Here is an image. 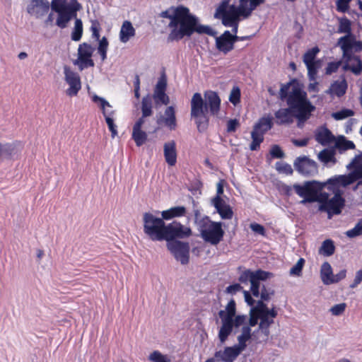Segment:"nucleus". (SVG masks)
<instances>
[{
    "label": "nucleus",
    "instance_id": "6e6552de",
    "mask_svg": "<svg viewBox=\"0 0 362 362\" xmlns=\"http://www.w3.org/2000/svg\"><path fill=\"white\" fill-rule=\"evenodd\" d=\"M274 126L273 118L270 115L263 116L253 126L251 132L252 142L250 144L251 151H257L264 141V134Z\"/></svg>",
    "mask_w": 362,
    "mask_h": 362
},
{
    "label": "nucleus",
    "instance_id": "20e7f679",
    "mask_svg": "<svg viewBox=\"0 0 362 362\" xmlns=\"http://www.w3.org/2000/svg\"><path fill=\"white\" fill-rule=\"evenodd\" d=\"M265 0H239V5H229V0H223L216 8L215 18L221 20L224 26H230L233 23L240 21V17L249 18L252 11L263 4Z\"/></svg>",
    "mask_w": 362,
    "mask_h": 362
},
{
    "label": "nucleus",
    "instance_id": "e2e57ef3",
    "mask_svg": "<svg viewBox=\"0 0 362 362\" xmlns=\"http://www.w3.org/2000/svg\"><path fill=\"white\" fill-rule=\"evenodd\" d=\"M346 307V305L344 303L336 304L331 308L330 312L333 315L338 316L344 312Z\"/></svg>",
    "mask_w": 362,
    "mask_h": 362
},
{
    "label": "nucleus",
    "instance_id": "a19ab883",
    "mask_svg": "<svg viewBox=\"0 0 362 362\" xmlns=\"http://www.w3.org/2000/svg\"><path fill=\"white\" fill-rule=\"evenodd\" d=\"M262 271V269H257L255 272H252L250 269H246L240 274L238 279L241 283L245 284L248 281H252L255 277L262 278L261 274Z\"/></svg>",
    "mask_w": 362,
    "mask_h": 362
},
{
    "label": "nucleus",
    "instance_id": "4d7b16f0",
    "mask_svg": "<svg viewBox=\"0 0 362 362\" xmlns=\"http://www.w3.org/2000/svg\"><path fill=\"white\" fill-rule=\"evenodd\" d=\"M240 88L238 86L233 87L229 95V101L236 105L240 102Z\"/></svg>",
    "mask_w": 362,
    "mask_h": 362
},
{
    "label": "nucleus",
    "instance_id": "a878e982",
    "mask_svg": "<svg viewBox=\"0 0 362 362\" xmlns=\"http://www.w3.org/2000/svg\"><path fill=\"white\" fill-rule=\"evenodd\" d=\"M144 123L143 118H139L133 126L132 138L137 146L144 144L148 138L146 132L141 129Z\"/></svg>",
    "mask_w": 362,
    "mask_h": 362
},
{
    "label": "nucleus",
    "instance_id": "8fccbe9b",
    "mask_svg": "<svg viewBox=\"0 0 362 362\" xmlns=\"http://www.w3.org/2000/svg\"><path fill=\"white\" fill-rule=\"evenodd\" d=\"M315 202H317L320 204V210L322 211L324 208H325L329 199V194L327 192H322L319 191H316L315 193Z\"/></svg>",
    "mask_w": 362,
    "mask_h": 362
},
{
    "label": "nucleus",
    "instance_id": "6e6d98bb",
    "mask_svg": "<svg viewBox=\"0 0 362 362\" xmlns=\"http://www.w3.org/2000/svg\"><path fill=\"white\" fill-rule=\"evenodd\" d=\"M346 234L349 238H355L362 235V218L358 221L352 229L347 230Z\"/></svg>",
    "mask_w": 362,
    "mask_h": 362
},
{
    "label": "nucleus",
    "instance_id": "bf43d9fd",
    "mask_svg": "<svg viewBox=\"0 0 362 362\" xmlns=\"http://www.w3.org/2000/svg\"><path fill=\"white\" fill-rule=\"evenodd\" d=\"M264 300L262 299L258 300L255 307L252 308V311L259 314V316L266 313L269 312L270 309L268 308L267 305L264 303Z\"/></svg>",
    "mask_w": 362,
    "mask_h": 362
},
{
    "label": "nucleus",
    "instance_id": "3c124183",
    "mask_svg": "<svg viewBox=\"0 0 362 362\" xmlns=\"http://www.w3.org/2000/svg\"><path fill=\"white\" fill-rule=\"evenodd\" d=\"M67 0H52L51 8L59 16L64 10Z\"/></svg>",
    "mask_w": 362,
    "mask_h": 362
},
{
    "label": "nucleus",
    "instance_id": "79ce46f5",
    "mask_svg": "<svg viewBox=\"0 0 362 362\" xmlns=\"http://www.w3.org/2000/svg\"><path fill=\"white\" fill-rule=\"evenodd\" d=\"M320 253L326 257L332 255L335 252V246L334 242L327 239L322 242L319 250Z\"/></svg>",
    "mask_w": 362,
    "mask_h": 362
},
{
    "label": "nucleus",
    "instance_id": "ea45409f",
    "mask_svg": "<svg viewBox=\"0 0 362 362\" xmlns=\"http://www.w3.org/2000/svg\"><path fill=\"white\" fill-rule=\"evenodd\" d=\"M141 112L142 116L140 118H143L144 121L145 117L152 115V98L150 95H147L143 98L141 101Z\"/></svg>",
    "mask_w": 362,
    "mask_h": 362
},
{
    "label": "nucleus",
    "instance_id": "37998d69",
    "mask_svg": "<svg viewBox=\"0 0 362 362\" xmlns=\"http://www.w3.org/2000/svg\"><path fill=\"white\" fill-rule=\"evenodd\" d=\"M83 35V23L79 18H76L74 30L71 33V40L79 41Z\"/></svg>",
    "mask_w": 362,
    "mask_h": 362
},
{
    "label": "nucleus",
    "instance_id": "9b49d317",
    "mask_svg": "<svg viewBox=\"0 0 362 362\" xmlns=\"http://www.w3.org/2000/svg\"><path fill=\"white\" fill-rule=\"evenodd\" d=\"M82 8L81 4L78 0H70V3L66 4L62 13L57 16L56 25L60 28L67 27L69 22L77 16V11Z\"/></svg>",
    "mask_w": 362,
    "mask_h": 362
},
{
    "label": "nucleus",
    "instance_id": "72a5a7b5",
    "mask_svg": "<svg viewBox=\"0 0 362 362\" xmlns=\"http://www.w3.org/2000/svg\"><path fill=\"white\" fill-rule=\"evenodd\" d=\"M347 83L345 79L341 81H334L331 84L329 89L327 90L331 95H335L338 97L343 96L346 91Z\"/></svg>",
    "mask_w": 362,
    "mask_h": 362
},
{
    "label": "nucleus",
    "instance_id": "7ed1b4c3",
    "mask_svg": "<svg viewBox=\"0 0 362 362\" xmlns=\"http://www.w3.org/2000/svg\"><path fill=\"white\" fill-rule=\"evenodd\" d=\"M305 92L295 80L281 85L279 98L282 100H286L288 107L280 108L274 112L275 123L277 125L286 126L293 122L295 114Z\"/></svg>",
    "mask_w": 362,
    "mask_h": 362
},
{
    "label": "nucleus",
    "instance_id": "6ab92c4d",
    "mask_svg": "<svg viewBox=\"0 0 362 362\" xmlns=\"http://www.w3.org/2000/svg\"><path fill=\"white\" fill-rule=\"evenodd\" d=\"M93 101L99 103V105L103 110V114L105 118L106 123L108 126V129L111 132L112 137L114 138L115 136L117 135V126L115 124L114 119L112 117L114 114V111H111L110 112H109L105 110L106 107H111V105L104 98H100L98 95H94L93 97Z\"/></svg>",
    "mask_w": 362,
    "mask_h": 362
},
{
    "label": "nucleus",
    "instance_id": "4be33fe9",
    "mask_svg": "<svg viewBox=\"0 0 362 362\" xmlns=\"http://www.w3.org/2000/svg\"><path fill=\"white\" fill-rule=\"evenodd\" d=\"M51 4L47 0H31L28 5L27 11L36 18H40L49 11Z\"/></svg>",
    "mask_w": 362,
    "mask_h": 362
},
{
    "label": "nucleus",
    "instance_id": "69168bd1",
    "mask_svg": "<svg viewBox=\"0 0 362 362\" xmlns=\"http://www.w3.org/2000/svg\"><path fill=\"white\" fill-rule=\"evenodd\" d=\"M350 0H337V9L340 12H346L349 8Z\"/></svg>",
    "mask_w": 362,
    "mask_h": 362
},
{
    "label": "nucleus",
    "instance_id": "774afa93",
    "mask_svg": "<svg viewBox=\"0 0 362 362\" xmlns=\"http://www.w3.org/2000/svg\"><path fill=\"white\" fill-rule=\"evenodd\" d=\"M240 126V123L236 119H230L227 122V132H235L238 127Z\"/></svg>",
    "mask_w": 362,
    "mask_h": 362
},
{
    "label": "nucleus",
    "instance_id": "680f3d73",
    "mask_svg": "<svg viewBox=\"0 0 362 362\" xmlns=\"http://www.w3.org/2000/svg\"><path fill=\"white\" fill-rule=\"evenodd\" d=\"M341 61L338 62H332L328 63L326 69H325V74L327 75H331L333 73H335L339 69V66H341Z\"/></svg>",
    "mask_w": 362,
    "mask_h": 362
},
{
    "label": "nucleus",
    "instance_id": "49530a36",
    "mask_svg": "<svg viewBox=\"0 0 362 362\" xmlns=\"http://www.w3.org/2000/svg\"><path fill=\"white\" fill-rule=\"evenodd\" d=\"M320 52V49L317 46H315L311 49H309L303 54V60L304 64H308L310 62H315L317 54Z\"/></svg>",
    "mask_w": 362,
    "mask_h": 362
},
{
    "label": "nucleus",
    "instance_id": "de8ad7c7",
    "mask_svg": "<svg viewBox=\"0 0 362 362\" xmlns=\"http://www.w3.org/2000/svg\"><path fill=\"white\" fill-rule=\"evenodd\" d=\"M348 168L354 170L353 173L354 175H358L362 169V154L356 156L348 165Z\"/></svg>",
    "mask_w": 362,
    "mask_h": 362
},
{
    "label": "nucleus",
    "instance_id": "dca6fc26",
    "mask_svg": "<svg viewBox=\"0 0 362 362\" xmlns=\"http://www.w3.org/2000/svg\"><path fill=\"white\" fill-rule=\"evenodd\" d=\"M237 41L238 35H232L230 31L226 30L216 38V47L218 51L226 54L234 49V44Z\"/></svg>",
    "mask_w": 362,
    "mask_h": 362
},
{
    "label": "nucleus",
    "instance_id": "7c9ffc66",
    "mask_svg": "<svg viewBox=\"0 0 362 362\" xmlns=\"http://www.w3.org/2000/svg\"><path fill=\"white\" fill-rule=\"evenodd\" d=\"M186 208L183 206L171 207L168 210L161 212V216L164 220H170L176 217L185 216L186 214Z\"/></svg>",
    "mask_w": 362,
    "mask_h": 362
},
{
    "label": "nucleus",
    "instance_id": "1a4fd4ad",
    "mask_svg": "<svg viewBox=\"0 0 362 362\" xmlns=\"http://www.w3.org/2000/svg\"><path fill=\"white\" fill-rule=\"evenodd\" d=\"M293 189L296 193L300 197H303V199L300 202L302 204L305 203H313L315 202V193L316 191H319L321 189L317 185V183L315 181H308L305 182L304 185H294Z\"/></svg>",
    "mask_w": 362,
    "mask_h": 362
},
{
    "label": "nucleus",
    "instance_id": "f257e3e1",
    "mask_svg": "<svg viewBox=\"0 0 362 362\" xmlns=\"http://www.w3.org/2000/svg\"><path fill=\"white\" fill-rule=\"evenodd\" d=\"M159 16L170 20L168 25L170 30L167 37L168 42L190 37L194 33L209 35L213 34L209 26L200 24L199 18L182 5L170 6L162 11Z\"/></svg>",
    "mask_w": 362,
    "mask_h": 362
},
{
    "label": "nucleus",
    "instance_id": "412c9836",
    "mask_svg": "<svg viewBox=\"0 0 362 362\" xmlns=\"http://www.w3.org/2000/svg\"><path fill=\"white\" fill-rule=\"evenodd\" d=\"M338 44L340 45L344 55H348V53L353 54V51L360 52L362 50V42L356 41L353 35H344L340 37Z\"/></svg>",
    "mask_w": 362,
    "mask_h": 362
},
{
    "label": "nucleus",
    "instance_id": "0eeeda50",
    "mask_svg": "<svg viewBox=\"0 0 362 362\" xmlns=\"http://www.w3.org/2000/svg\"><path fill=\"white\" fill-rule=\"evenodd\" d=\"M235 313V302L233 299L228 302L226 310H221L218 312V316L222 321V325L218 332V338L221 343H224L233 332V317Z\"/></svg>",
    "mask_w": 362,
    "mask_h": 362
},
{
    "label": "nucleus",
    "instance_id": "864d4df0",
    "mask_svg": "<svg viewBox=\"0 0 362 362\" xmlns=\"http://www.w3.org/2000/svg\"><path fill=\"white\" fill-rule=\"evenodd\" d=\"M152 362H171L167 356L162 354L159 351H153L148 356Z\"/></svg>",
    "mask_w": 362,
    "mask_h": 362
},
{
    "label": "nucleus",
    "instance_id": "a211bd4d",
    "mask_svg": "<svg viewBox=\"0 0 362 362\" xmlns=\"http://www.w3.org/2000/svg\"><path fill=\"white\" fill-rule=\"evenodd\" d=\"M167 88V80L165 76H161L153 90V95L151 98L154 100V102L156 105H168L170 102V98L168 95L165 93Z\"/></svg>",
    "mask_w": 362,
    "mask_h": 362
},
{
    "label": "nucleus",
    "instance_id": "a18cd8bd",
    "mask_svg": "<svg viewBox=\"0 0 362 362\" xmlns=\"http://www.w3.org/2000/svg\"><path fill=\"white\" fill-rule=\"evenodd\" d=\"M338 33H346V35H352L351 24L350 20L347 18H342L339 20Z\"/></svg>",
    "mask_w": 362,
    "mask_h": 362
},
{
    "label": "nucleus",
    "instance_id": "e433bc0d",
    "mask_svg": "<svg viewBox=\"0 0 362 362\" xmlns=\"http://www.w3.org/2000/svg\"><path fill=\"white\" fill-rule=\"evenodd\" d=\"M332 276L333 272L330 264L327 262H324L320 269V277L323 284L325 285L332 284Z\"/></svg>",
    "mask_w": 362,
    "mask_h": 362
},
{
    "label": "nucleus",
    "instance_id": "9d476101",
    "mask_svg": "<svg viewBox=\"0 0 362 362\" xmlns=\"http://www.w3.org/2000/svg\"><path fill=\"white\" fill-rule=\"evenodd\" d=\"M189 227L185 226L179 221H173L167 225L165 238L168 243L176 240V238L184 239L192 235Z\"/></svg>",
    "mask_w": 362,
    "mask_h": 362
},
{
    "label": "nucleus",
    "instance_id": "423d86ee",
    "mask_svg": "<svg viewBox=\"0 0 362 362\" xmlns=\"http://www.w3.org/2000/svg\"><path fill=\"white\" fill-rule=\"evenodd\" d=\"M144 232L153 241H163L165 238L167 225L163 217H156L150 212L143 215Z\"/></svg>",
    "mask_w": 362,
    "mask_h": 362
},
{
    "label": "nucleus",
    "instance_id": "f704fd0d",
    "mask_svg": "<svg viewBox=\"0 0 362 362\" xmlns=\"http://www.w3.org/2000/svg\"><path fill=\"white\" fill-rule=\"evenodd\" d=\"M16 154V144L0 142V160L2 158L11 159Z\"/></svg>",
    "mask_w": 362,
    "mask_h": 362
},
{
    "label": "nucleus",
    "instance_id": "4c0bfd02",
    "mask_svg": "<svg viewBox=\"0 0 362 362\" xmlns=\"http://www.w3.org/2000/svg\"><path fill=\"white\" fill-rule=\"evenodd\" d=\"M251 338V329L249 326H244L242 328V333L238 337V345H235L240 351L247 346V341Z\"/></svg>",
    "mask_w": 362,
    "mask_h": 362
},
{
    "label": "nucleus",
    "instance_id": "5701e85b",
    "mask_svg": "<svg viewBox=\"0 0 362 362\" xmlns=\"http://www.w3.org/2000/svg\"><path fill=\"white\" fill-rule=\"evenodd\" d=\"M344 65L343 69L345 71H351L355 75H359L362 72V61L358 56L348 53V55L343 54Z\"/></svg>",
    "mask_w": 362,
    "mask_h": 362
},
{
    "label": "nucleus",
    "instance_id": "c9c22d12",
    "mask_svg": "<svg viewBox=\"0 0 362 362\" xmlns=\"http://www.w3.org/2000/svg\"><path fill=\"white\" fill-rule=\"evenodd\" d=\"M335 148L340 152L354 149L356 146L352 141L348 140L344 136H339L335 138Z\"/></svg>",
    "mask_w": 362,
    "mask_h": 362
},
{
    "label": "nucleus",
    "instance_id": "2f4dec72",
    "mask_svg": "<svg viewBox=\"0 0 362 362\" xmlns=\"http://www.w3.org/2000/svg\"><path fill=\"white\" fill-rule=\"evenodd\" d=\"M135 29L129 21L123 22L119 32V39L122 42H127L132 37L135 35Z\"/></svg>",
    "mask_w": 362,
    "mask_h": 362
},
{
    "label": "nucleus",
    "instance_id": "13d9d810",
    "mask_svg": "<svg viewBox=\"0 0 362 362\" xmlns=\"http://www.w3.org/2000/svg\"><path fill=\"white\" fill-rule=\"evenodd\" d=\"M305 64L307 67L308 75L310 77L314 78L317 75V69L320 66V62L317 60Z\"/></svg>",
    "mask_w": 362,
    "mask_h": 362
},
{
    "label": "nucleus",
    "instance_id": "ddd939ff",
    "mask_svg": "<svg viewBox=\"0 0 362 362\" xmlns=\"http://www.w3.org/2000/svg\"><path fill=\"white\" fill-rule=\"evenodd\" d=\"M315 106L308 99L307 93L305 92L295 114L298 128L301 129L303 127L305 122L310 119L311 113L315 110Z\"/></svg>",
    "mask_w": 362,
    "mask_h": 362
},
{
    "label": "nucleus",
    "instance_id": "5fc2aeb1",
    "mask_svg": "<svg viewBox=\"0 0 362 362\" xmlns=\"http://www.w3.org/2000/svg\"><path fill=\"white\" fill-rule=\"evenodd\" d=\"M354 115V112L350 109H343L340 111L334 112L332 117L336 120H341Z\"/></svg>",
    "mask_w": 362,
    "mask_h": 362
},
{
    "label": "nucleus",
    "instance_id": "c03bdc74",
    "mask_svg": "<svg viewBox=\"0 0 362 362\" xmlns=\"http://www.w3.org/2000/svg\"><path fill=\"white\" fill-rule=\"evenodd\" d=\"M318 158L325 163L335 162V153L333 150L324 149L320 152Z\"/></svg>",
    "mask_w": 362,
    "mask_h": 362
},
{
    "label": "nucleus",
    "instance_id": "cd10ccee",
    "mask_svg": "<svg viewBox=\"0 0 362 362\" xmlns=\"http://www.w3.org/2000/svg\"><path fill=\"white\" fill-rule=\"evenodd\" d=\"M163 154L165 162L170 166H174L177 163L176 143L174 140L164 144Z\"/></svg>",
    "mask_w": 362,
    "mask_h": 362
},
{
    "label": "nucleus",
    "instance_id": "f03ea898",
    "mask_svg": "<svg viewBox=\"0 0 362 362\" xmlns=\"http://www.w3.org/2000/svg\"><path fill=\"white\" fill-rule=\"evenodd\" d=\"M203 99L201 93H195L190 101V116L194 119L199 132H205L209 125V113L218 117L221 110V98L213 90H206Z\"/></svg>",
    "mask_w": 362,
    "mask_h": 362
},
{
    "label": "nucleus",
    "instance_id": "4468645a",
    "mask_svg": "<svg viewBox=\"0 0 362 362\" xmlns=\"http://www.w3.org/2000/svg\"><path fill=\"white\" fill-rule=\"evenodd\" d=\"M94 48L87 42H83L79 45L78 48V59L74 64H78L81 70L84 68L93 67L95 64L91 59Z\"/></svg>",
    "mask_w": 362,
    "mask_h": 362
},
{
    "label": "nucleus",
    "instance_id": "aec40b11",
    "mask_svg": "<svg viewBox=\"0 0 362 362\" xmlns=\"http://www.w3.org/2000/svg\"><path fill=\"white\" fill-rule=\"evenodd\" d=\"M345 205V199L342 197L339 190H338L334 197L328 201L323 211H326L328 217L330 218L333 215L341 214V209Z\"/></svg>",
    "mask_w": 362,
    "mask_h": 362
},
{
    "label": "nucleus",
    "instance_id": "0e129e2a",
    "mask_svg": "<svg viewBox=\"0 0 362 362\" xmlns=\"http://www.w3.org/2000/svg\"><path fill=\"white\" fill-rule=\"evenodd\" d=\"M274 294V291L272 289H267L265 286H263L259 292V296L262 300L268 301L270 299L271 296Z\"/></svg>",
    "mask_w": 362,
    "mask_h": 362
},
{
    "label": "nucleus",
    "instance_id": "473e14b6",
    "mask_svg": "<svg viewBox=\"0 0 362 362\" xmlns=\"http://www.w3.org/2000/svg\"><path fill=\"white\" fill-rule=\"evenodd\" d=\"M356 180H357L354 175L349 174V175H339L337 177H335L334 178H330L328 180V182L330 184H332L334 185H341L344 187H346L351 184H352Z\"/></svg>",
    "mask_w": 362,
    "mask_h": 362
},
{
    "label": "nucleus",
    "instance_id": "f3484780",
    "mask_svg": "<svg viewBox=\"0 0 362 362\" xmlns=\"http://www.w3.org/2000/svg\"><path fill=\"white\" fill-rule=\"evenodd\" d=\"M296 170L302 175L309 176L317 173V163L306 156L298 157L294 162Z\"/></svg>",
    "mask_w": 362,
    "mask_h": 362
},
{
    "label": "nucleus",
    "instance_id": "bb28decb",
    "mask_svg": "<svg viewBox=\"0 0 362 362\" xmlns=\"http://www.w3.org/2000/svg\"><path fill=\"white\" fill-rule=\"evenodd\" d=\"M315 139L321 145L327 146L334 141L335 136L328 128L322 126L316 129Z\"/></svg>",
    "mask_w": 362,
    "mask_h": 362
},
{
    "label": "nucleus",
    "instance_id": "f8f14e48",
    "mask_svg": "<svg viewBox=\"0 0 362 362\" xmlns=\"http://www.w3.org/2000/svg\"><path fill=\"white\" fill-rule=\"evenodd\" d=\"M168 249L182 264H187L189 260V245L188 243L174 240L167 243Z\"/></svg>",
    "mask_w": 362,
    "mask_h": 362
},
{
    "label": "nucleus",
    "instance_id": "b1692460",
    "mask_svg": "<svg viewBox=\"0 0 362 362\" xmlns=\"http://www.w3.org/2000/svg\"><path fill=\"white\" fill-rule=\"evenodd\" d=\"M241 353L236 346H227L223 351H217L214 354V358L217 361L223 362H233Z\"/></svg>",
    "mask_w": 362,
    "mask_h": 362
},
{
    "label": "nucleus",
    "instance_id": "39448f33",
    "mask_svg": "<svg viewBox=\"0 0 362 362\" xmlns=\"http://www.w3.org/2000/svg\"><path fill=\"white\" fill-rule=\"evenodd\" d=\"M198 230L203 240L212 245L219 244L225 235L222 223L213 221L206 216L199 219Z\"/></svg>",
    "mask_w": 362,
    "mask_h": 362
},
{
    "label": "nucleus",
    "instance_id": "58836bf2",
    "mask_svg": "<svg viewBox=\"0 0 362 362\" xmlns=\"http://www.w3.org/2000/svg\"><path fill=\"white\" fill-rule=\"evenodd\" d=\"M272 274L270 272L262 271V278H257L255 277L252 281H250L251 287L250 290L252 293V295L255 297H259V281H264L267 279Z\"/></svg>",
    "mask_w": 362,
    "mask_h": 362
},
{
    "label": "nucleus",
    "instance_id": "052dcab7",
    "mask_svg": "<svg viewBox=\"0 0 362 362\" xmlns=\"http://www.w3.org/2000/svg\"><path fill=\"white\" fill-rule=\"evenodd\" d=\"M276 169L279 173H285L286 175H291L293 169L291 165L285 163L277 162L276 163Z\"/></svg>",
    "mask_w": 362,
    "mask_h": 362
},
{
    "label": "nucleus",
    "instance_id": "09e8293b",
    "mask_svg": "<svg viewBox=\"0 0 362 362\" xmlns=\"http://www.w3.org/2000/svg\"><path fill=\"white\" fill-rule=\"evenodd\" d=\"M108 45L109 42L105 37H103L101 40H99L98 52L100 54L102 61H105L107 59V52Z\"/></svg>",
    "mask_w": 362,
    "mask_h": 362
},
{
    "label": "nucleus",
    "instance_id": "393cba45",
    "mask_svg": "<svg viewBox=\"0 0 362 362\" xmlns=\"http://www.w3.org/2000/svg\"><path fill=\"white\" fill-rule=\"evenodd\" d=\"M277 311L274 308L270 309L269 312L259 315L260 322L259 324V329L266 336L269 334V327L274 323V318L277 316Z\"/></svg>",
    "mask_w": 362,
    "mask_h": 362
},
{
    "label": "nucleus",
    "instance_id": "338daca9",
    "mask_svg": "<svg viewBox=\"0 0 362 362\" xmlns=\"http://www.w3.org/2000/svg\"><path fill=\"white\" fill-rule=\"evenodd\" d=\"M270 154L273 158H281L284 156V153L278 145H274L271 150Z\"/></svg>",
    "mask_w": 362,
    "mask_h": 362
},
{
    "label": "nucleus",
    "instance_id": "c85d7f7f",
    "mask_svg": "<svg viewBox=\"0 0 362 362\" xmlns=\"http://www.w3.org/2000/svg\"><path fill=\"white\" fill-rule=\"evenodd\" d=\"M214 206L223 219L232 218L233 215L232 209L218 195L214 199Z\"/></svg>",
    "mask_w": 362,
    "mask_h": 362
},
{
    "label": "nucleus",
    "instance_id": "603ef678",
    "mask_svg": "<svg viewBox=\"0 0 362 362\" xmlns=\"http://www.w3.org/2000/svg\"><path fill=\"white\" fill-rule=\"evenodd\" d=\"M305 259L300 257L296 264L293 265L290 269V274L292 276H300L302 274V270L305 264Z\"/></svg>",
    "mask_w": 362,
    "mask_h": 362
},
{
    "label": "nucleus",
    "instance_id": "2eb2a0df",
    "mask_svg": "<svg viewBox=\"0 0 362 362\" xmlns=\"http://www.w3.org/2000/svg\"><path fill=\"white\" fill-rule=\"evenodd\" d=\"M64 73L65 81L69 86V88L66 90L67 95L71 97L77 95L81 88V82L78 74L72 71L68 66L64 67Z\"/></svg>",
    "mask_w": 362,
    "mask_h": 362
},
{
    "label": "nucleus",
    "instance_id": "c756f323",
    "mask_svg": "<svg viewBox=\"0 0 362 362\" xmlns=\"http://www.w3.org/2000/svg\"><path fill=\"white\" fill-rule=\"evenodd\" d=\"M161 122L170 130L176 129L177 121L174 107L169 106L165 109L164 116L158 121V123L160 124Z\"/></svg>",
    "mask_w": 362,
    "mask_h": 362
}]
</instances>
